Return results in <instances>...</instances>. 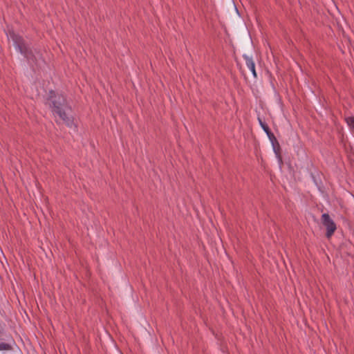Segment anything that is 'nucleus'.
I'll use <instances>...</instances> for the list:
<instances>
[{
	"label": "nucleus",
	"mask_w": 354,
	"mask_h": 354,
	"mask_svg": "<svg viewBox=\"0 0 354 354\" xmlns=\"http://www.w3.org/2000/svg\"><path fill=\"white\" fill-rule=\"evenodd\" d=\"M47 100L53 114L58 115L68 127H72L73 117L68 113L71 109L66 97L62 94L56 93L54 91H50Z\"/></svg>",
	"instance_id": "f257e3e1"
},
{
	"label": "nucleus",
	"mask_w": 354,
	"mask_h": 354,
	"mask_svg": "<svg viewBox=\"0 0 354 354\" xmlns=\"http://www.w3.org/2000/svg\"><path fill=\"white\" fill-rule=\"evenodd\" d=\"M9 37L12 40L16 49L24 56L28 62H35L36 57L32 48L26 42L22 36L16 34L13 30H9Z\"/></svg>",
	"instance_id": "f03ea898"
},
{
	"label": "nucleus",
	"mask_w": 354,
	"mask_h": 354,
	"mask_svg": "<svg viewBox=\"0 0 354 354\" xmlns=\"http://www.w3.org/2000/svg\"><path fill=\"white\" fill-rule=\"evenodd\" d=\"M321 221L322 225L326 229V236L328 239H330L337 230L335 223L327 213H324L322 215Z\"/></svg>",
	"instance_id": "7ed1b4c3"
},
{
	"label": "nucleus",
	"mask_w": 354,
	"mask_h": 354,
	"mask_svg": "<svg viewBox=\"0 0 354 354\" xmlns=\"http://www.w3.org/2000/svg\"><path fill=\"white\" fill-rule=\"evenodd\" d=\"M243 58L245 60L246 66L248 67V68L252 72V76L254 78H256L257 77L256 71H255V64L252 59L248 55H243Z\"/></svg>",
	"instance_id": "20e7f679"
},
{
	"label": "nucleus",
	"mask_w": 354,
	"mask_h": 354,
	"mask_svg": "<svg viewBox=\"0 0 354 354\" xmlns=\"http://www.w3.org/2000/svg\"><path fill=\"white\" fill-rule=\"evenodd\" d=\"M265 132L267 134L269 140H270V142L272 143V148L280 145L277 139L276 138L275 136L274 135V133L271 131V130L270 129L266 131Z\"/></svg>",
	"instance_id": "39448f33"
},
{
	"label": "nucleus",
	"mask_w": 354,
	"mask_h": 354,
	"mask_svg": "<svg viewBox=\"0 0 354 354\" xmlns=\"http://www.w3.org/2000/svg\"><path fill=\"white\" fill-rule=\"evenodd\" d=\"M273 151L276 155L277 158L278 159L279 165L281 166L283 164V159H282V156H281V149L280 145L277 146L276 147H274Z\"/></svg>",
	"instance_id": "423d86ee"
},
{
	"label": "nucleus",
	"mask_w": 354,
	"mask_h": 354,
	"mask_svg": "<svg viewBox=\"0 0 354 354\" xmlns=\"http://www.w3.org/2000/svg\"><path fill=\"white\" fill-rule=\"evenodd\" d=\"M10 351L12 350V346L7 343L0 342V351Z\"/></svg>",
	"instance_id": "0eeeda50"
},
{
	"label": "nucleus",
	"mask_w": 354,
	"mask_h": 354,
	"mask_svg": "<svg viewBox=\"0 0 354 354\" xmlns=\"http://www.w3.org/2000/svg\"><path fill=\"white\" fill-rule=\"evenodd\" d=\"M347 124L354 130V117H348L346 118Z\"/></svg>",
	"instance_id": "6e6552de"
},
{
	"label": "nucleus",
	"mask_w": 354,
	"mask_h": 354,
	"mask_svg": "<svg viewBox=\"0 0 354 354\" xmlns=\"http://www.w3.org/2000/svg\"><path fill=\"white\" fill-rule=\"evenodd\" d=\"M258 121L259 122L260 126L261 127L264 131L270 129L268 124L266 122H263L261 118H258Z\"/></svg>",
	"instance_id": "1a4fd4ad"
},
{
	"label": "nucleus",
	"mask_w": 354,
	"mask_h": 354,
	"mask_svg": "<svg viewBox=\"0 0 354 354\" xmlns=\"http://www.w3.org/2000/svg\"><path fill=\"white\" fill-rule=\"evenodd\" d=\"M3 328H0V335L3 333Z\"/></svg>",
	"instance_id": "9d476101"
}]
</instances>
